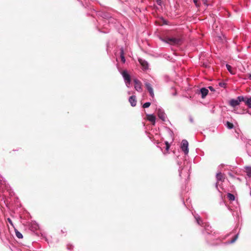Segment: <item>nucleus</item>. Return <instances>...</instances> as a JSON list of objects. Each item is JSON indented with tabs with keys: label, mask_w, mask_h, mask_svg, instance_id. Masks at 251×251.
I'll return each instance as SVG.
<instances>
[{
	"label": "nucleus",
	"mask_w": 251,
	"mask_h": 251,
	"mask_svg": "<svg viewBox=\"0 0 251 251\" xmlns=\"http://www.w3.org/2000/svg\"><path fill=\"white\" fill-rule=\"evenodd\" d=\"M200 91L201 94L202 98H204L208 94V89H206L205 88H202Z\"/></svg>",
	"instance_id": "obj_12"
},
{
	"label": "nucleus",
	"mask_w": 251,
	"mask_h": 251,
	"mask_svg": "<svg viewBox=\"0 0 251 251\" xmlns=\"http://www.w3.org/2000/svg\"><path fill=\"white\" fill-rule=\"evenodd\" d=\"M145 86H146V88L147 89V90H148L152 98H153V97H154L153 90V89H152L151 84L148 82H146V83H145Z\"/></svg>",
	"instance_id": "obj_7"
},
{
	"label": "nucleus",
	"mask_w": 251,
	"mask_h": 251,
	"mask_svg": "<svg viewBox=\"0 0 251 251\" xmlns=\"http://www.w3.org/2000/svg\"><path fill=\"white\" fill-rule=\"evenodd\" d=\"M219 85H220L221 87H224L225 83H219Z\"/></svg>",
	"instance_id": "obj_28"
},
{
	"label": "nucleus",
	"mask_w": 251,
	"mask_h": 251,
	"mask_svg": "<svg viewBox=\"0 0 251 251\" xmlns=\"http://www.w3.org/2000/svg\"><path fill=\"white\" fill-rule=\"evenodd\" d=\"M128 94H130V92H128Z\"/></svg>",
	"instance_id": "obj_33"
},
{
	"label": "nucleus",
	"mask_w": 251,
	"mask_h": 251,
	"mask_svg": "<svg viewBox=\"0 0 251 251\" xmlns=\"http://www.w3.org/2000/svg\"><path fill=\"white\" fill-rule=\"evenodd\" d=\"M7 221L8 222V223L11 225V226H13V223H12V220L10 219V218H8L7 219Z\"/></svg>",
	"instance_id": "obj_23"
},
{
	"label": "nucleus",
	"mask_w": 251,
	"mask_h": 251,
	"mask_svg": "<svg viewBox=\"0 0 251 251\" xmlns=\"http://www.w3.org/2000/svg\"><path fill=\"white\" fill-rule=\"evenodd\" d=\"M161 40L166 43L171 45H177L181 43L182 40L179 38L176 37H166L165 39H161Z\"/></svg>",
	"instance_id": "obj_1"
},
{
	"label": "nucleus",
	"mask_w": 251,
	"mask_h": 251,
	"mask_svg": "<svg viewBox=\"0 0 251 251\" xmlns=\"http://www.w3.org/2000/svg\"><path fill=\"white\" fill-rule=\"evenodd\" d=\"M15 234H16L17 237L19 239H21L23 238L22 234L21 232H20L19 231H18L17 230H15Z\"/></svg>",
	"instance_id": "obj_18"
},
{
	"label": "nucleus",
	"mask_w": 251,
	"mask_h": 251,
	"mask_svg": "<svg viewBox=\"0 0 251 251\" xmlns=\"http://www.w3.org/2000/svg\"><path fill=\"white\" fill-rule=\"evenodd\" d=\"M189 121L191 123H193L194 122L192 116H189Z\"/></svg>",
	"instance_id": "obj_25"
},
{
	"label": "nucleus",
	"mask_w": 251,
	"mask_h": 251,
	"mask_svg": "<svg viewBox=\"0 0 251 251\" xmlns=\"http://www.w3.org/2000/svg\"><path fill=\"white\" fill-rule=\"evenodd\" d=\"M147 118L148 121L152 123L153 125H155L156 117L153 114H146Z\"/></svg>",
	"instance_id": "obj_8"
},
{
	"label": "nucleus",
	"mask_w": 251,
	"mask_h": 251,
	"mask_svg": "<svg viewBox=\"0 0 251 251\" xmlns=\"http://www.w3.org/2000/svg\"><path fill=\"white\" fill-rule=\"evenodd\" d=\"M170 148V146L167 142H166V148L168 150Z\"/></svg>",
	"instance_id": "obj_24"
},
{
	"label": "nucleus",
	"mask_w": 251,
	"mask_h": 251,
	"mask_svg": "<svg viewBox=\"0 0 251 251\" xmlns=\"http://www.w3.org/2000/svg\"><path fill=\"white\" fill-rule=\"evenodd\" d=\"M188 145V142L186 140L184 139L182 141L180 147L185 155L188 154L189 152Z\"/></svg>",
	"instance_id": "obj_4"
},
{
	"label": "nucleus",
	"mask_w": 251,
	"mask_h": 251,
	"mask_svg": "<svg viewBox=\"0 0 251 251\" xmlns=\"http://www.w3.org/2000/svg\"><path fill=\"white\" fill-rule=\"evenodd\" d=\"M120 56H121L122 61L123 63H125L126 62V59L124 57V50L123 49H121V50H120Z\"/></svg>",
	"instance_id": "obj_15"
},
{
	"label": "nucleus",
	"mask_w": 251,
	"mask_h": 251,
	"mask_svg": "<svg viewBox=\"0 0 251 251\" xmlns=\"http://www.w3.org/2000/svg\"><path fill=\"white\" fill-rule=\"evenodd\" d=\"M134 88L138 92H141L142 90L141 82L137 79H134Z\"/></svg>",
	"instance_id": "obj_6"
},
{
	"label": "nucleus",
	"mask_w": 251,
	"mask_h": 251,
	"mask_svg": "<svg viewBox=\"0 0 251 251\" xmlns=\"http://www.w3.org/2000/svg\"><path fill=\"white\" fill-rule=\"evenodd\" d=\"M249 78L251 80V74L249 75Z\"/></svg>",
	"instance_id": "obj_32"
},
{
	"label": "nucleus",
	"mask_w": 251,
	"mask_h": 251,
	"mask_svg": "<svg viewBox=\"0 0 251 251\" xmlns=\"http://www.w3.org/2000/svg\"><path fill=\"white\" fill-rule=\"evenodd\" d=\"M151 105V103L150 102H147L146 103H145L143 105V107L144 108H148Z\"/></svg>",
	"instance_id": "obj_22"
},
{
	"label": "nucleus",
	"mask_w": 251,
	"mask_h": 251,
	"mask_svg": "<svg viewBox=\"0 0 251 251\" xmlns=\"http://www.w3.org/2000/svg\"><path fill=\"white\" fill-rule=\"evenodd\" d=\"M128 100L132 106H135L136 105L137 101L135 96L130 97Z\"/></svg>",
	"instance_id": "obj_10"
},
{
	"label": "nucleus",
	"mask_w": 251,
	"mask_h": 251,
	"mask_svg": "<svg viewBox=\"0 0 251 251\" xmlns=\"http://www.w3.org/2000/svg\"><path fill=\"white\" fill-rule=\"evenodd\" d=\"M195 218L198 224H199V225H202L203 224L202 221L201 220L199 216H195Z\"/></svg>",
	"instance_id": "obj_17"
},
{
	"label": "nucleus",
	"mask_w": 251,
	"mask_h": 251,
	"mask_svg": "<svg viewBox=\"0 0 251 251\" xmlns=\"http://www.w3.org/2000/svg\"><path fill=\"white\" fill-rule=\"evenodd\" d=\"M246 173L248 177H251V167H246L245 168Z\"/></svg>",
	"instance_id": "obj_14"
},
{
	"label": "nucleus",
	"mask_w": 251,
	"mask_h": 251,
	"mask_svg": "<svg viewBox=\"0 0 251 251\" xmlns=\"http://www.w3.org/2000/svg\"><path fill=\"white\" fill-rule=\"evenodd\" d=\"M244 100L242 101H244L246 105L249 108H251V97H243Z\"/></svg>",
	"instance_id": "obj_9"
},
{
	"label": "nucleus",
	"mask_w": 251,
	"mask_h": 251,
	"mask_svg": "<svg viewBox=\"0 0 251 251\" xmlns=\"http://www.w3.org/2000/svg\"><path fill=\"white\" fill-rule=\"evenodd\" d=\"M202 1H203L204 4H206L207 1V0H202Z\"/></svg>",
	"instance_id": "obj_30"
},
{
	"label": "nucleus",
	"mask_w": 251,
	"mask_h": 251,
	"mask_svg": "<svg viewBox=\"0 0 251 251\" xmlns=\"http://www.w3.org/2000/svg\"><path fill=\"white\" fill-rule=\"evenodd\" d=\"M226 67L227 69V70L232 74H234V73L233 72L232 70V67L228 64L226 65Z\"/></svg>",
	"instance_id": "obj_21"
},
{
	"label": "nucleus",
	"mask_w": 251,
	"mask_h": 251,
	"mask_svg": "<svg viewBox=\"0 0 251 251\" xmlns=\"http://www.w3.org/2000/svg\"><path fill=\"white\" fill-rule=\"evenodd\" d=\"M238 237V234H237L231 240H230V241H229L228 243L229 244H232V243H234L236 240L237 239Z\"/></svg>",
	"instance_id": "obj_19"
},
{
	"label": "nucleus",
	"mask_w": 251,
	"mask_h": 251,
	"mask_svg": "<svg viewBox=\"0 0 251 251\" xmlns=\"http://www.w3.org/2000/svg\"><path fill=\"white\" fill-rule=\"evenodd\" d=\"M227 197L230 201H234L235 200V196L234 195L231 194V193H228L227 195Z\"/></svg>",
	"instance_id": "obj_16"
},
{
	"label": "nucleus",
	"mask_w": 251,
	"mask_h": 251,
	"mask_svg": "<svg viewBox=\"0 0 251 251\" xmlns=\"http://www.w3.org/2000/svg\"><path fill=\"white\" fill-rule=\"evenodd\" d=\"M179 176H181V174H182V171L179 170Z\"/></svg>",
	"instance_id": "obj_31"
},
{
	"label": "nucleus",
	"mask_w": 251,
	"mask_h": 251,
	"mask_svg": "<svg viewBox=\"0 0 251 251\" xmlns=\"http://www.w3.org/2000/svg\"><path fill=\"white\" fill-rule=\"evenodd\" d=\"M208 88L211 91H215L214 89L212 86L208 87Z\"/></svg>",
	"instance_id": "obj_26"
},
{
	"label": "nucleus",
	"mask_w": 251,
	"mask_h": 251,
	"mask_svg": "<svg viewBox=\"0 0 251 251\" xmlns=\"http://www.w3.org/2000/svg\"><path fill=\"white\" fill-rule=\"evenodd\" d=\"M216 178L218 181H224V178L223 175L221 173H217L216 175Z\"/></svg>",
	"instance_id": "obj_13"
},
{
	"label": "nucleus",
	"mask_w": 251,
	"mask_h": 251,
	"mask_svg": "<svg viewBox=\"0 0 251 251\" xmlns=\"http://www.w3.org/2000/svg\"><path fill=\"white\" fill-rule=\"evenodd\" d=\"M121 74L124 78L125 82L127 87H129L131 83V78L130 75L128 74L127 72L124 70L121 73Z\"/></svg>",
	"instance_id": "obj_3"
},
{
	"label": "nucleus",
	"mask_w": 251,
	"mask_h": 251,
	"mask_svg": "<svg viewBox=\"0 0 251 251\" xmlns=\"http://www.w3.org/2000/svg\"><path fill=\"white\" fill-rule=\"evenodd\" d=\"M0 183H1V180H0Z\"/></svg>",
	"instance_id": "obj_34"
},
{
	"label": "nucleus",
	"mask_w": 251,
	"mask_h": 251,
	"mask_svg": "<svg viewBox=\"0 0 251 251\" xmlns=\"http://www.w3.org/2000/svg\"><path fill=\"white\" fill-rule=\"evenodd\" d=\"M139 61L141 65H142L143 69L144 70H147L148 68V63L145 60H143L141 59H139Z\"/></svg>",
	"instance_id": "obj_11"
},
{
	"label": "nucleus",
	"mask_w": 251,
	"mask_h": 251,
	"mask_svg": "<svg viewBox=\"0 0 251 251\" xmlns=\"http://www.w3.org/2000/svg\"><path fill=\"white\" fill-rule=\"evenodd\" d=\"M156 111L158 117L163 121H165L166 120V115L164 110L161 108H156Z\"/></svg>",
	"instance_id": "obj_5"
},
{
	"label": "nucleus",
	"mask_w": 251,
	"mask_h": 251,
	"mask_svg": "<svg viewBox=\"0 0 251 251\" xmlns=\"http://www.w3.org/2000/svg\"><path fill=\"white\" fill-rule=\"evenodd\" d=\"M226 126L228 129H232L233 128V125L229 122H226Z\"/></svg>",
	"instance_id": "obj_20"
},
{
	"label": "nucleus",
	"mask_w": 251,
	"mask_h": 251,
	"mask_svg": "<svg viewBox=\"0 0 251 251\" xmlns=\"http://www.w3.org/2000/svg\"><path fill=\"white\" fill-rule=\"evenodd\" d=\"M244 100L243 96H238L236 99H231L229 101V104L233 107H235L240 104V102Z\"/></svg>",
	"instance_id": "obj_2"
},
{
	"label": "nucleus",
	"mask_w": 251,
	"mask_h": 251,
	"mask_svg": "<svg viewBox=\"0 0 251 251\" xmlns=\"http://www.w3.org/2000/svg\"><path fill=\"white\" fill-rule=\"evenodd\" d=\"M246 113H248V114H250V115H251V113L250 112V110H247L246 111Z\"/></svg>",
	"instance_id": "obj_29"
},
{
	"label": "nucleus",
	"mask_w": 251,
	"mask_h": 251,
	"mask_svg": "<svg viewBox=\"0 0 251 251\" xmlns=\"http://www.w3.org/2000/svg\"><path fill=\"white\" fill-rule=\"evenodd\" d=\"M198 0H193V2L195 4V5L197 6H198Z\"/></svg>",
	"instance_id": "obj_27"
}]
</instances>
